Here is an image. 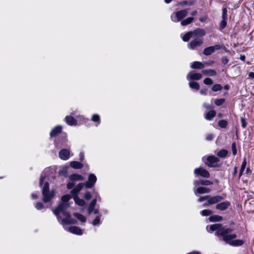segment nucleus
<instances>
[{
	"mask_svg": "<svg viewBox=\"0 0 254 254\" xmlns=\"http://www.w3.org/2000/svg\"><path fill=\"white\" fill-rule=\"evenodd\" d=\"M59 174L61 175H64L63 171H60L59 172Z\"/></svg>",
	"mask_w": 254,
	"mask_h": 254,
	"instance_id": "64",
	"label": "nucleus"
},
{
	"mask_svg": "<svg viewBox=\"0 0 254 254\" xmlns=\"http://www.w3.org/2000/svg\"><path fill=\"white\" fill-rule=\"evenodd\" d=\"M232 152L234 155H235L237 153V149L235 143H233L232 144Z\"/></svg>",
	"mask_w": 254,
	"mask_h": 254,
	"instance_id": "43",
	"label": "nucleus"
},
{
	"mask_svg": "<svg viewBox=\"0 0 254 254\" xmlns=\"http://www.w3.org/2000/svg\"><path fill=\"white\" fill-rule=\"evenodd\" d=\"M74 186V183L73 182H69L66 185V187L68 189H71Z\"/></svg>",
	"mask_w": 254,
	"mask_h": 254,
	"instance_id": "48",
	"label": "nucleus"
},
{
	"mask_svg": "<svg viewBox=\"0 0 254 254\" xmlns=\"http://www.w3.org/2000/svg\"><path fill=\"white\" fill-rule=\"evenodd\" d=\"M84 186L83 183H79L73 190H71V194L73 196V198L75 203L79 206H84L85 202L84 200L80 199L77 196L80 191L82 189Z\"/></svg>",
	"mask_w": 254,
	"mask_h": 254,
	"instance_id": "3",
	"label": "nucleus"
},
{
	"mask_svg": "<svg viewBox=\"0 0 254 254\" xmlns=\"http://www.w3.org/2000/svg\"><path fill=\"white\" fill-rule=\"evenodd\" d=\"M192 68L202 69L204 67V64L199 62H194L190 65Z\"/></svg>",
	"mask_w": 254,
	"mask_h": 254,
	"instance_id": "21",
	"label": "nucleus"
},
{
	"mask_svg": "<svg viewBox=\"0 0 254 254\" xmlns=\"http://www.w3.org/2000/svg\"><path fill=\"white\" fill-rule=\"evenodd\" d=\"M92 224L94 226L99 225L100 224V216H97L92 221Z\"/></svg>",
	"mask_w": 254,
	"mask_h": 254,
	"instance_id": "40",
	"label": "nucleus"
},
{
	"mask_svg": "<svg viewBox=\"0 0 254 254\" xmlns=\"http://www.w3.org/2000/svg\"><path fill=\"white\" fill-rule=\"evenodd\" d=\"M220 49V46L218 45H216L214 46H210L205 48L203 50V53L205 55H210L213 53L215 50Z\"/></svg>",
	"mask_w": 254,
	"mask_h": 254,
	"instance_id": "11",
	"label": "nucleus"
},
{
	"mask_svg": "<svg viewBox=\"0 0 254 254\" xmlns=\"http://www.w3.org/2000/svg\"><path fill=\"white\" fill-rule=\"evenodd\" d=\"M203 106L206 108V109H211L212 108V106L210 105H209V104H203Z\"/></svg>",
	"mask_w": 254,
	"mask_h": 254,
	"instance_id": "55",
	"label": "nucleus"
},
{
	"mask_svg": "<svg viewBox=\"0 0 254 254\" xmlns=\"http://www.w3.org/2000/svg\"><path fill=\"white\" fill-rule=\"evenodd\" d=\"M32 196V198L33 199H36L38 197V195L37 194H35V193H33L31 195Z\"/></svg>",
	"mask_w": 254,
	"mask_h": 254,
	"instance_id": "58",
	"label": "nucleus"
},
{
	"mask_svg": "<svg viewBox=\"0 0 254 254\" xmlns=\"http://www.w3.org/2000/svg\"><path fill=\"white\" fill-rule=\"evenodd\" d=\"M188 4V2L187 1L184 0L182 1H181L178 3V5H181L182 6H184L185 5H186Z\"/></svg>",
	"mask_w": 254,
	"mask_h": 254,
	"instance_id": "52",
	"label": "nucleus"
},
{
	"mask_svg": "<svg viewBox=\"0 0 254 254\" xmlns=\"http://www.w3.org/2000/svg\"><path fill=\"white\" fill-rule=\"evenodd\" d=\"M200 93L202 95H206L207 93V89L206 88L202 89L200 90Z\"/></svg>",
	"mask_w": 254,
	"mask_h": 254,
	"instance_id": "49",
	"label": "nucleus"
},
{
	"mask_svg": "<svg viewBox=\"0 0 254 254\" xmlns=\"http://www.w3.org/2000/svg\"><path fill=\"white\" fill-rule=\"evenodd\" d=\"M222 217L219 215H213L209 217L208 219L210 222L220 221L222 220Z\"/></svg>",
	"mask_w": 254,
	"mask_h": 254,
	"instance_id": "26",
	"label": "nucleus"
},
{
	"mask_svg": "<svg viewBox=\"0 0 254 254\" xmlns=\"http://www.w3.org/2000/svg\"><path fill=\"white\" fill-rule=\"evenodd\" d=\"M97 199L96 198L93 199L92 201L91 202L89 207H88V213L89 214H91L92 213V211L93 210V209L96 204Z\"/></svg>",
	"mask_w": 254,
	"mask_h": 254,
	"instance_id": "25",
	"label": "nucleus"
},
{
	"mask_svg": "<svg viewBox=\"0 0 254 254\" xmlns=\"http://www.w3.org/2000/svg\"><path fill=\"white\" fill-rule=\"evenodd\" d=\"M206 229L208 232H212L216 230L215 234L216 235L223 236V240L226 243L233 246H240L242 245L244 242L243 240H234L237 236L236 234H229L231 232V229L222 227L219 224H215L207 227Z\"/></svg>",
	"mask_w": 254,
	"mask_h": 254,
	"instance_id": "1",
	"label": "nucleus"
},
{
	"mask_svg": "<svg viewBox=\"0 0 254 254\" xmlns=\"http://www.w3.org/2000/svg\"><path fill=\"white\" fill-rule=\"evenodd\" d=\"M97 181V178L93 174H90L88 178V181L84 184V186L87 189L92 188Z\"/></svg>",
	"mask_w": 254,
	"mask_h": 254,
	"instance_id": "6",
	"label": "nucleus"
},
{
	"mask_svg": "<svg viewBox=\"0 0 254 254\" xmlns=\"http://www.w3.org/2000/svg\"><path fill=\"white\" fill-rule=\"evenodd\" d=\"M229 62L228 59L226 57H224L222 60V62L223 64H227Z\"/></svg>",
	"mask_w": 254,
	"mask_h": 254,
	"instance_id": "50",
	"label": "nucleus"
},
{
	"mask_svg": "<svg viewBox=\"0 0 254 254\" xmlns=\"http://www.w3.org/2000/svg\"><path fill=\"white\" fill-rule=\"evenodd\" d=\"M222 89V87L219 84H214L212 87V90L214 92L220 91Z\"/></svg>",
	"mask_w": 254,
	"mask_h": 254,
	"instance_id": "35",
	"label": "nucleus"
},
{
	"mask_svg": "<svg viewBox=\"0 0 254 254\" xmlns=\"http://www.w3.org/2000/svg\"><path fill=\"white\" fill-rule=\"evenodd\" d=\"M203 83L206 85H210L212 84L213 81L210 78H206L204 79Z\"/></svg>",
	"mask_w": 254,
	"mask_h": 254,
	"instance_id": "39",
	"label": "nucleus"
},
{
	"mask_svg": "<svg viewBox=\"0 0 254 254\" xmlns=\"http://www.w3.org/2000/svg\"><path fill=\"white\" fill-rule=\"evenodd\" d=\"M79 159L81 161H82L84 159V153L82 152H81L79 154Z\"/></svg>",
	"mask_w": 254,
	"mask_h": 254,
	"instance_id": "54",
	"label": "nucleus"
},
{
	"mask_svg": "<svg viewBox=\"0 0 254 254\" xmlns=\"http://www.w3.org/2000/svg\"><path fill=\"white\" fill-rule=\"evenodd\" d=\"M218 125L222 128H224V127H226V126L227 125V123L226 121H225L224 120H221V121H219Z\"/></svg>",
	"mask_w": 254,
	"mask_h": 254,
	"instance_id": "38",
	"label": "nucleus"
},
{
	"mask_svg": "<svg viewBox=\"0 0 254 254\" xmlns=\"http://www.w3.org/2000/svg\"><path fill=\"white\" fill-rule=\"evenodd\" d=\"M91 198V194L90 192L87 191L84 194V198L86 200H89Z\"/></svg>",
	"mask_w": 254,
	"mask_h": 254,
	"instance_id": "44",
	"label": "nucleus"
},
{
	"mask_svg": "<svg viewBox=\"0 0 254 254\" xmlns=\"http://www.w3.org/2000/svg\"><path fill=\"white\" fill-rule=\"evenodd\" d=\"M35 207H36V209L38 210H40V209H41L42 208H44V206H43V204L41 202L37 203L35 205Z\"/></svg>",
	"mask_w": 254,
	"mask_h": 254,
	"instance_id": "45",
	"label": "nucleus"
},
{
	"mask_svg": "<svg viewBox=\"0 0 254 254\" xmlns=\"http://www.w3.org/2000/svg\"><path fill=\"white\" fill-rule=\"evenodd\" d=\"M193 20V18L192 17H188L181 21V25L183 26H186L190 24L192 20Z\"/></svg>",
	"mask_w": 254,
	"mask_h": 254,
	"instance_id": "27",
	"label": "nucleus"
},
{
	"mask_svg": "<svg viewBox=\"0 0 254 254\" xmlns=\"http://www.w3.org/2000/svg\"><path fill=\"white\" fill-rule=\"evenodd\" d=\"M202 72L205 75L215 76L216 75V72L214 70L211 69L203 70Z\"/></svg>",
	"mask_w": 254,
	"mask_h": 254,
	"instance_id": "23",
	"label": "nucleus"
},
{
	"mask_svg": "<svg viewBox=\"0 0 254 254\" xmlns=\"http://www.w3.org/2000/svg\"><path fill=\"white\" fill-rule=\"evenodd\" d=\"M241 123H242V127L243 128H245L247 126V123H246L245 120L244 119V118H241Z\"/></svg>",
	"mask_w": 254,
	"mask_h": 254,
	"instance_id": "47",
	"label": "nucleus"
},
{
	"mask_svg": "<svg viewBox=\"0 0 254 254\" xmlns=\"http://www.w3.org/2000/svg\"><path fill=\"white\" fill-rule=\"evenodd\" d=\"M230 202L226 201L217 204L216 205V208L218 210L222 211L226 209L230 206Z\"/></svg>",
	"mask_w": 254,
	"mask_h": 254,
	"instance_id": "15",
	"label": "nucleus"
},
{
	"mask_svg": "<svg viewBox=\"0 0 254 254\" xmlns=\"http://www.w3.org/2000/svg\"><path fill=\"white\" fill-rule=\"evenodd\" d=\"M74 216L82 222H84L86 221V217L82 214L75 213Z\"/></svg>",
	"mask_w": 254,
	"mask_h": 254,
	"instance_id": "33",
	"label": "nucleus"
},
{
	"mask_svg": "<svg viewBox=\"0 0 254 254\" xmlns=\"http://www.w3.org/2000/svg\"><path fill=\"white\" fill-rule=\"evenodd\" d=\"M222 199V197L219 195H216L212 197L209 196V197L208 198V201L207 203H205L204 204V206H207L209 204H213L217 203V202L221 201Z\"/></svg>",
	"mask_w": 254,
	"mask_h": 254,
	"instance_id": "10",
	"label": "nucleus"
},
{
	"mask_svg": "<svg viewBox=\"0 0 254 254\" xmlns=\"http://www.w3.org/2000/svg\"><path fill=\"white\" fill-rule=\"evenodd\" d=\"M69 179L71 181H83L84 180V178L80 175H78L77 174H74L72 175H71L69 177Z\"/></svg>",
	"mask_w": 254,
	"mask_h": 254,
	"instance_id": "20",
	"label": "nucleus"
},
{
	"mask_svg": "<svg viewBox=\"0 0 254 254\" xmlns=\"http://www.w3.org/2000/svg\"><path fill=\"white\" fill-rule=\"evenodd\" d=\"M188 13L187 9H184L178 11L172 14L171 18L173 21L178 22L185 17Z\"/></svg>",
	"mask_w": 254,
	"mask_h": 254,
	"instance_id": "5",
	"label": "nucleus"
},
{
	"mask_svg": "<svg viewBox=\"0 0 254 254\" xmlns=\"http://www.w3.org/2000/svg\"><path fill=\"white\" fill-rule=\"evenodd\" d=\"M194 173L196 176H201L204 178H209L210 174L209 172L205 169L202 168H196L194 171Z\"/></svg>",
	"mask_w": 254,
	"mask_h": 254,
	"instance_id": "9",
	"label": "nucleus"
},
{
	"mask_svg": "<svg viewBox=\"0 0 254 254\" xmlns=\"http://www.w3.org/2000/svg\"><path fill=\"white\" fill-rule=\"evenodd\" d=\"M193 36L202 37L205 35V31L203 29L198 28L192 31Z\"/></svg>",
	"mask_w": 254,
	"mask_h": 254,
	"instance_id": "17",
	"label": "nucleus"
},
{
	"mask_svg": "<svg viewBox=\"0 0 254 254\" xmlns=\"http://www.w3.org/2000/svg\"><path fill=\"white\" fill-rule=\"evenodd\" d=\"M70 165L74 169H80L83 167L82 164L78 161H72L70 163Z\"/></svg>",
	"mask_w": 254,
	"mask_h": 254,
	"instance_id": "24",
	"label": "nucleus"
},
{
	"mask_svg": "<svg viewBox=\"0 0 254 254\" xmlns=\"http://www.w3.org/2000/svg\"><path fill=\"white\" fill-rule=\"evenodd\" d=\"M210 191V190L208 188L200 187H198L196 191H194L195 194L197 193L203 194V193H207Z\"/></svg>",
	"mask_w": 254,
	"mask_h": 254,
	"instance_id": "18",
	"label": "nucleus"
},
{
	"mask_svg": "<svg viewBox=\"0 0 254 254\" xmlns=\"http://www.w3.org/2000/svg\"><path fill=\"white\" fill-rule=\"evenodd\" d=\"M203 43V41L201 39L196 38L192 40L189 44L188 48L191 50L200 47Z\"/></svg>",
	"mask_w": 254,
	"mask_h": 254,
	"instance_id": "7",
	"label": "nucleus"
},
{
	"mask_svg": "<svg viewBox=\"0 0 254 254\" xmlns=\"http://www.w3.org/2000/svg\"><path fill=\"white\" fill-rule=\"evenodd\" d=\"M197 11L196 10H194L191 12V16H195L197 14Z\"/></svg>",
	"mask_w": 254,
	"mask_h": 254,
	"instance_id": "57",
	"label": "nucleus"
},
{
	"mask_svg": "<svg viewBox=\"0 0 254 254\" xmlns=\"http://www.w3.org/2000/svg\"><path fill=\"white\" fill-rule=\"evenodd\" d=\"M202 78V75L200 73H195L193 71L190 72L187 76V79L188 80H198Z\"/></svg>",
	"mask_w": 254,
	"mask_h": 254,
	"instance_id": "13",
	"label": "nucleus"
},
{
	"mask_svg": "<svg viewBox=\"0 0 254 254\" xmlns=\"http://www.w3.org/2000/svg\"><path fill=\"white\" fill-rule=\"evenodd\" d=\"M227 10L226 8H223L222 11V18L223 19H227Z\"/></svg>",
	"mask_w": 254,
	"mask_h": 254,
	"instance_id": "42",
	"label": "nucleus"
},
{
	"mask_svg": "<svg viewBox=\"0 0 254 254\" xmlns=\"http://www.w3.org/2000/svg\"><path fill=\"white\" fill-rule=\"evenodd\" d=\"M209 197V195H207V196H201L198 199V201L199 202H201L202 201H203L204 200H208V198Z\"/></svg>",
	"mask_w": 254,
	"mask_h": 254,
	"instance_id": "46",
	"label": "nucleus"
},
{
	"mask_svg": "<svg viewBox=\"0 0 254 254\" xmlns=\"http://www.w3.org/2000/svg\"><path fill=\"white\" fill-rule=\"evenodd\" d=\"M207 162L205 163L210 167H214L217 165L219 159L214 156H209L206 158Z\"/></svg>",
	"mask_w": 254,
	"mask_h": 254,
	"instance_id": "8",
	"label": "nucleus"
},
{
	"mask_svg": "<svg viewBox=\"0 0 254 254\" xmlns=\"http://www.w3.org/2000/svg\"><path fill=\"white\" fill-rule=\"evenodd\" d=\"M62 130V127L60 126H58L56 127H55L54 129L52 130V131L50 132V135L51 137H54L56 136L57 134H58L59 133L61 132V131Z\"/></svg>",
	"mask_w": 254,
	"mask_h": 254,
	"instance_id": "19",
	"label": "nucleus"
},
{
	"mask_svg": "<svg viewBox=\"0 0 254 254\" xmlns=\"http://www.w3.org/2000/svg\"><path fill=\"white\" fill-rule=\"evenodd\" d=\"M216 115V112L214 110H210L205 115V119L207 120H210Z\"/></svg>",
	"mask_w": 254,
	"mask_h": 254,
	"instance_id": "22",
	"label": "nucleus"
},
{
	"mask_svg": "<svg viewBox=\"0 0 254 254\" xmlns=\"http://www.w3.org/2000/svg\"><path fill=\"white\" fill-rule=\"evenodd\" d=\"M213 138V135L211 134H208L206 136V139L208 140H211Z\"/></svg>",
	"mask_w": 254,
	"mask_h": 254,
	"instance_id": "51",
	"label": "nucleus"
},
{
	"mask_svg": "<svg viewBox=\"0 0 254 254\" xmlns=\"http://www.w3.org/2000/svg\"><path fill=\"white\" fill-rule=\"evenodd\" d=\"M46 179L44 176H42L40 180V185H41L44 181V180Z\"/></svg>",
	"mask_w": 254,
	"mask_h": 254,
	"instance_id": "53",
	"label": "nucleus"
},
{
	"mask_svg": "<svg viewBox=\"0 0 254 254\" xmlns=\"http://www.w3.org/2000/svg\"><path fill=\"white\" fill-rule=\"evenodd\" d=\"M245 55H241V57H240V59L243 61H244L245 60Z\"/></svg>",
	"mask_w": 254,
	"mask_h": 254,
	"instance_id": "59",
	"label": "nucleus"
},
{
	"mask_svg": "<svg viewBox=\"0 0 254 254\" xmlns=\"http://www.w3.org/2000/svg\"><path fill=\"white\" fill-rule=\"evenodd\" d=\"M188 254H200V253L198 252H193L192 253H189Z\"/></svg>",
	"mask_w": 254,
	"mask_h": 254,
	"instance_id": "61",
	"label": "nucleus"
},
{
	"mask_svg": "<svg viewBox=\"0 0 254 254\" xmlns=\"http://www.w3.org/2000/svg\"><path fill=\"white\" fill-rule=\"evenodd\" d=\"M70 151L68 149H64L61 150L59 153L60 159L63 160H67L69 159Z\"/></svg>",
	"mask_w": 254,
	"mask_h": 254,
	"instance_id": "12",
	"label": "nucleus"
},
{
	"mask_svg": "<svg viewBox=\"0 0 254 254\" xmlns=\"http://www.w3.org/2000/svg\"><path fill=\"white\" fill-rule=\"evenodd\" d=\"M225 101V100L224 99H216L214 101L215 104L217 106H220L222 105Z\"/></svg>",
	"mask_w": 254,
	"mask_h": 254,
	"instance_id": "36",
	"label": "nucleus"
},
{
	"mask_svg": "<svg viewBox=\"0 0 254 254\" xmlns=\"http://www.w3.org/2000/svg\"><path fill=\"white\" fill-rule=\"evenodd\" d=\"M227 154H228L227 150H226L225 149H222V150L219 151L217 153V155L218 156H219V157L223 158V157H226L227 156Z\"/></svg>",
	"mask_w": 254,
	"mask_h": 254,
	"instance_id": "28",
	"label": "nucleus"
},
{
	"mask_svg": "<svg viewBox=\"0 0 254 254\" xmlns=\"http://www.w3.org/2000/svg\"><path fill=\"white\" fill-rule=\"evenodd\" d=\"M189 85H190V87L192 89H194L196 90H198L199 89V84L197 82H193V81L190 82L189 83Z\"/></svg>",
	"mask_w": 254,
	"mask_h": 254,
	"instance_id": "30",
	"label": "nucleus"
},
{
	"mask_svg": "<svg viewBox=\"0 0 254 254\" xmlns=\"http://www.w3.org/2000/svg\"><path fill=\"white\" fill-rule=\"evenodd\" d=\"M65 121L69 126H76L77 124L76 120L70 116H66L65 118Z\"/></svg>",
	"mask_w": 254,
	"mask_h": 254,
	"instance_id": "16",
	"label": "nucleus"
},
{
	"mask_svg": "<svg viewBox=\"0 0 254 254\" xmlns=\"http://www.w3.org/2000/svg\"><path fill=\"white\" fill-rule=\"evenodd\" d=\"M49 185L48 182H45L42 189L43 200L45 202L50 201L55 195V191L54 190L49 191Z\"/></svg>",
	"mask_w": 254,
	"mask_h": 254,
	"instance_id": "4",
	"label": "nucleus"
},
{
	"mask_svg": "<svg viewBox=\"0 0 254 254\" xmlns=\"http://www.w3.org/2000/svg\"><path fill=\"white\" fill-rule=\"evenodd\" d=\"M71 196L66 194L62 197L61 202L57 208L53 210L54 213L57 215L58 221L63 224H74L75 221L70 218L68 212L66 209L69 206L68 200Z\"/></svg>",
	"mask_w": 254,
	"mask_h": 254,
	"instance_id": "2",
	"label": "nucleus"
},
{
	"mask_svg": "<svg viewBox=\"0 0 254 254\" xmlns=\"http://www.w3.org/2000/svg\"><path fill=\"white\" fill-rule=\"evenodd\" d=\"M94 212V214H97L98 213V210L97 209H93V210L92 211V212Z\"/></svg>",
	"mask_w": 254,
	"mask_h": 254,
	"instance_id": "62",
	"label": "nucleus"
},
{
	"mask_svg": "<svg viewBox=\"0 0 254 254\" xmlns=\"http://www.w3.org/2000/svg\"><path fill=\"white\" fill-rule=\"evenodd\" d=\"M246 172H247V173L248 174H251V170L249 168H248L247 169V171H246Z\"/></svg>",
	"mask_w": 254,
	"mask_h": 254,
	"instance_id": "60",
	"label": "nucleus"
},
{
	"mask_svg": "<svg viewBox=\"0 0 254 254\" xmlns=\"http://www.w3.org/2000/svg\"><path fill=\"white\" fill-rule=\"evenodd\" d=\"M171 1L172 0H165V2L167 3H170Z\"/></svg>",
	"mask_w": 254,
	"mask_h": 254,
	"instance_id": "63",
	"label": "nucleus"
},
{
	"mask_svg": "<svg viewBox=\"0 0 254 254\" xmlns=\"http://www.w3.org/2000/svg\"><path fill=\"white\" fill-rule=\"evenodd\" d=\"M249 76L253 79H254V72H251L249 73Z\"/></svg>",
	"mask_w": 254,
	"mask_h": 254,
	"instance_id": "56",
	"label": "nucleus"
},
{
	"mask_svg": "<svg viewBox=\"0 0 254 254\" xmlns=\"http://www.w3.org/2000/svg\"><path fill=\"white\" fill-rule=\"evenodd\" d=\"M193 37V34L192 32H189L187 33L183 37V40L185 42L188 41L190 39Z\"/></svg>",
	"mask_w": 254,
	"mask_h": 254,
	"instance_id": "29",
	"label": "nucleus"
},
{
	"mask_svg": "<svg viewBox=\"0 0 254 254\" xmlns=\"http://www.w3.org/2000/svg\"><path fill=\"white\" fill-rule=\"evenodd\" d=\"M227 19H223L220 23V27L221 28H224L227 24Z\"/></svg>",
	"mask_w": 254,
	"mask_h": 254,
	"instance_id": "41",
	"label": "nucleus"
},
{
	"mask_svg": "<svg viewBox=\"0 0 254 254\" xmlns=\"http://www.w3.org/2000/svg\"><path fill=\"white\" fill-rule=\"evenodd\" d=\"M246 164H247L246 159V158H245L243 160V161L242 162V165L241 167V169H240V176H241L242 175V174L243 173V172L244 171V170L245 169Z\"/></svg>",
	"mask_w": 254,
	"mask_h": 254,
	"instance_id": "32",
	"label": "nucleus"
},
{
	"mask_svg": "<svg viewBox=\"0 0 254 254\" xmlns=\"http://www.w3.org/2000/svg\"><path fill=\"white\" fill-rule=\"evenodd\" d=\"M200 184L204 186H209L212 184V182L209 180H202L200 182Z\"/></svg>",
	"mask_w": 254,
	"mask_h": 254,
	"instance_id": "37",
	"label": "nucleus"
},
{
	"mask_svg": "<svg viewBox=\"0 0 254 254\" xmlns=\"http://www.w3.org/2000/svg\"><path fill=\"white\" fill-rule=\"evenodd\" d=\"M212 212L209 209H204L200 212L201 215L203 216H209L212 214Z\"/></svg>",
	"mask_w": 254,
	"mask_h": 254,
	"instance_id": "34",
	"label": "nucleus"
},
{
	"mask_svg": "<svg viewBox=\"0 0 254 254\" xmlns=\"http://www.w3.org/2000/svg\"><path fill=\"white\" fill-rule=\"evenodd\" d=\"M91 120L94 122L97 123L98 124L100 123V118L99 115L97 114L93 115L91 118Z\"/></svg>",
	"mask_w": 254,
	"mask_h": 254,
	"instance_id": "31",
	"label": "nucleus"
},
{
	"mask_svg": "<svg viewBox=\"0 0 254 254\" xmlns=\"http://www.w3.org/2000/svg\"><path fill=\"white\" fill-rule=\"evenodd\" d=\"M66 231L76 235H81L83 233V231L79 227L76 226H71L68 228H64Z\"/></svg>",
	"mask_w": 254,
	"mask_h": 254,
	"instance_id": "14",
	"label": "nucleus"
}]
</instances>
